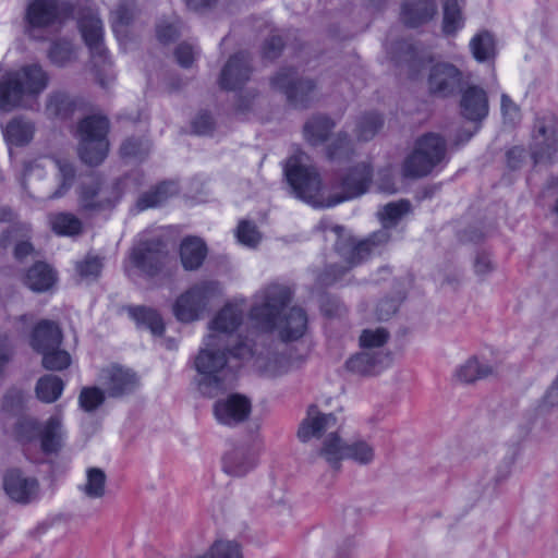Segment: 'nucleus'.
I'll list each match as a JSON object with an SVG mask.
<instances>
[{
	"instance_id": "nucleus-31",
	"label": "nucleus",
	"mask_w": 558,
	"mask_h": 558,
	"mask_svg": "<svg viewBox=\"0 0 558 558\" xmlns=\"http://www.w3.org/2000/svg\"><path fill=\"white\" fill-rule=\"evenodd\" d=\"M177 193L178 185L174 182L162 181L137 197L136 208L138 211H143L148 208L158 207Z\"/></svg>"
},
{
	"instance_id": "nucleus-46",
	"label": "nucleus",
	"mask_w": 558,
	"mask_h": 558,
	"mask_svg": "<svg viewBox=\"0 0 558 558\" xmlns=\"http://www.w3.org/2000/svg\"><path fill=\"white\" fill-rule=\"evenodd\" d=\"M41 423L34 417H21L14 425L16 440L22 445L31 444L38 439Z\"/></svg>"
},
{
	"instance_id": "nucleus-37",
	"label": "nucleus",
	"mask_w": 558,
	"mask_h": 558,
	"mask_svg": "<svg viewBox=\"0 0 558 558\" xmlns=\"http://www.w3.org/2000/svg\"><path fill=\"white\" fill-rule=\"evenodd\" d=\"M64 389V381L57 375H44L38 378L35 386V393L39 401L52 403L57 401Z\"/></svg>"
},
{
	"instance_id": "nucleus-59",
	"label": "nucleus",
	"mask_w": 558,
	"mask_h": 558,
	"mask_svg": "<svg viewBox=\"0 0 558 558\" xmlns=\"http://www.w3.org/2000/svg\"><path fill=\"white\" fill-rule=\"evenodd\" d=\"M156 36L161 44H170L177 40L181 36V22L179 20L174 22L161 21L156 26Z\"/></svg>"
},
{
	"instance_id": "nucleus-38",
	"label": "nucleus",
	"mask_w": 558,
	"mask_h": 558,
	"mask_svg": "<svg viewBox=\"0 0 558 558\" xmlns=\"http://www.w3.org/2000/svg\"><path fill=\"white\" fill-rule=\"evenodd\" d=\"M348 444L343 442L337 433H330L323 442L320 456L325 458L328 464L339 471L341 461L345 459L344 452Z\"/></svg>"
},
{
	"instance_id": "nucleus-30",
	"label": "nucleus",
	"mask_w": 558,
	"mask_h": 558,
	"mask_svg": "<svg viewBox=\"0 0 558 558\" xmlns=\"http://www.w3.org/2000/svg\"><path fill=\"white\" fill-rule=\"evenodd\" d=\"M129 317L135 322L138 329H147L155 337H161L166 326L161 314L153 307L145 305H130L126 307Z\"/></svg>"
},
{
	"instance_id": "nucleus-20",
	"label": "nucleus",
	"mask_w": 558,
	"mask_h": 558,
	"mask_svg": "<svg viewBox=\"0 0 558 558\" xmlns=\"http://www.w3.org/2000/svg\"><path fill=\"white\" fill-rule=\"evenodd\" d=\"M251 74L252 65L248 56L243 51L236 52L223 65L219 76V86L228 92L241 89L250 80Z\"/></svg>"
},
{
	"instance_id": "nucleus-5",
	"label": "nucleus",
	"mask_w": 558,
	"mask_h": 558,
	"mask_svg": "<svg viewBox=\"0 0 558 558\" xmlns=\"http://www.w3.org/2000/svg\"><path fill=\"white\" fill-rule=\"evenodd\" d=\"M447 162L446 140L440 134L427 132L415 140L412 151L402 162L401 173L405 179H421Z\"/></svg>"
},
{
	"instance_id": "nucleus-61",
	"label": "nucleus",
	"mask_w": 558,
	"mask_h": 558,
	"mask_svg": "<svg viewBox=\"0 0 558 558\" xmlns=\"http://www.w3.org/2000/svg\"><path fill=\"white\" fill-rule=\"evenodd\" d=\"M193 132L197 135H210L215 130V121L208 111H201L192 122Z\"/></svg>"
},
{
	"instance_id": "nucleus-24",
	"label": "nucleus",
	"mask_w": 558,
	"mask_h": 558,
	"mask_svg": "<svg viewBox=\"0 0 558 558\" xmlns=\"http://www.w3.org/2000/svg\"><path fill=\"white\" fill-rule=\"evenodd\" d=\"M337 424L338 418L333 413H322L317 405L311 404L306 418L299 427L298 437L303 442L313 437L319 438L325 432L336 427Z\"/></svg>"
},
{
	"instance_id": "nucleus-9",
	"label": "nucleus",
	"mask_w": 558,
	"mask_h": 558,
	"mask_svg": "<svg viewBox=\"0 0 558 558\" xmlns=\"http://www.w3.org/2000/svg\"><path fill=\"white\" fill-rule=\"evenodd\" d=\"M221 294L220 283L216 280H203L181 293L172 307L180 323L190 324L199 320L209 312L213 302Z\"/></svg>"
},
{
	"instance_id": "nucleus-16",
	"label": "nucleus",
	"mask_w": 558,
	"mask_h": 558,
	"mask_svg": "<svg viewBox=\"0 0 558 558\" xmlns=\"http://www.w3.org/2000/svg\"><path fill=\"white\" fill-rule=\"evenodd\" d=\"M466 82L458 66L450 62H437L429 69L427 87L430 95L448 98L457 95Z\"/></svg>"
},
{
	"instance_id": "nucleus-63",
	"label": "nucleus",
	"mask_w": 558,
	"mask_h": 558,
	"mask_svg": "<svg viewBox=\"0 0 558 558\" xmlns=\"http://www.w3.org/2000/svg\"><path fill=\"white\" fill-rule=\"evenodd\" d=\"M526 151L521 146H513L506 153L507 167L512 170H519L524 165Z\"/></svg>"
},
{
	"instance_id": "nucleus-4",
	"label": "nucleus",
	"mask_w": 558,
	"mask_h": 558,
	"mask_svg": "<svg viewBox=\"0 0 558 558\" xmlns=\"http://www.w3.org/2000/svg\"><path fill=\"white\" fill-rule=\"evenodd\" d=\"M48 84L47 73L39 64L23 66L0 81V111L10 112L24 106L29 96L40 94Z\"/></svg>"
},
{
	"instance_id": "nucleus-21",
	"label": "nucleus",
	"mask_w": 558,
	"mask_h": 558,
	"mask_svg": "<svg viewBox=\"0 0 558 558\" xmlns=\"http://www.w3.org/2000/svg\"><path fill=\"white\" fill-rule=\"evenodd\" d=\"M13 245V257L23 262L35 252L32 243V227L27 222H14L9 226L0 236V246L8 248Z\"/></svg>"
},
{
	"instance_id": "nucleus-6",
	"label": "nucleus",
	"mask_w": 558,
	"mask_h": 558,
	"mask_svg": "<svg viewBox=\"0 0 558 558\" xmlns=\"http://www.w3.org/2000/svg\"><path fill=\"white\" fill-rule=\"evenodd\" d=\"M129 260L131 266L147 279L170 278L178 268L175 258L160 238L138 242L131 248Z\"/></svg>"
},
{
	"instance_id": "nucleus-3",
	"label": "nucleus",
	"mask_w": 558,
	"mask_h": 558,
	"mask_svg": "<svg viewBox=\"0 0 558 558\" xmlns=\"http://www.w3.org/2000/svg\"><path fill=\"white\" fill-rule=\"evenodd\" d=\"M410 209L411 204L407 199L387 204L380 215L383 228L362 240H356L352 235H344L343 227L335 226L332 232L337 235L333 244L336 253L349 260L351 265H361L372 255L379 253L390 241V228L397 226Z\"/></svg>"
},
{
	"instance_id": "nucleus-58",
	"label": "nucleus",
	"mask_w": 558,
	"mask_h": 558,
	"mask_svg": "<svg viewBox=\"0 0 558 558\" xmlns=\"http://www.w3.org/2000/svg\"><path fill=\"white\" fill-rule=\"evenodd\" d=\"M389 338V333L385 328L375 330L364 329L360 336V345L365 349L380 348Z\"/></svg>"
},
{
	"instance_id": "nucleus-13",
	"label": "nucleus",
	"mask_w": 558,
	"mask_h": 558,
	"mask_svg": "<svg viewBox=\"0 0 558 558\" xmlns=\"http://www.w3.org/2000/svg\"><path fill=\"white\" fill-rule=\"evenodd\" d=\"M270 86L286 96L287 102L294 109H307L314 98L316 83L312 78L299 75L295 68H281L271 78Z\"/></svg>"
},
{
	"instance_id": "nucleus-25",
	"label": "nucleus",
	"mask_w": 558,
	"mask_h": 558,
	"mask_svg": "<svg viewBox=\"0 0 558 558\" xmlns=\"http://www.w3.org/2000/svg\"><path fill=\"white\" fill-rule=\"evenodd\" d=\"M436 13V0H404L401 4V20L410 28L428 23Z\"/></svg>"
},
{
	"instance_id": "nucleus-11",
	"label": "nucleus",
	"mask_w": 558,
	"mask_h": 558,
	"mask_svg": "<svg viewBox=\"0 0 558 558\" xmlns=\"http://www.w3.org/2000/svg\"><path fill=\"white\" fill-rule=\"evenodd\" d=\"M74 11V5L68 0H32L25 10V33L37 39V32L63 24L73 17Z\"/></svg>"
},
{
	"instance_id": "nucleus-7",
	"label": "nucleus",
	"mask_w": 558,
	"mask_h": 558,
	"mask_svg": "<svg viewBox=\"0 0 558 558\" xmlns=\"http://www.w3.org/2000/svg\"><path fill=\"white\" fill-rule=\"evenodd\" d=\"M109 129L110 121L105 116L92 114L78 122V156L84 163L98 166L106 159L109 150Z\"/></svg>"
},
{
	"instance_id": "nucleus-10",
	"label": "nucleus",
	"mask_w": 558,
	"mask_h": 558,
	"mask_svg": "<svg viewBox=\"0 0 558 558\" xmlns=\"http://www.w3.org/2000/svg\"><path fill=\"white\" fill-rule=\"evenodd\" d=\"M293 195L314 207H324L320 196L322 179L314 166L303 162L302 156H291L283 169Z\"/></svg>"
},
{
	"instance_id": "nucleus-36",
	"label": "nucleus",
	"mask_w": 558,
	"mask_h": 558,
	"mask_svg": "<svg viewBox=\"0 0 558 558\" xmlns=\"http://www.w3.org/2000/svg\"><path fill=\"white\" fill-rule=\"evenodd\" d=\"M4 136L10 145L25 146L33 140L34 125L23 118H14L7 124Z\"/></svg>"
},
{
	"instance_id": "nucleus-44",
	"label": "nucleus",
	"mask_w": 558,
	"mask_h": 558,
	"mask_svg": "<svg viewBox=\"0 0 558 558\" xmlns=\"http://www.w3.org/2000/svg\"><path fill=\"white\" fill-rule=\"evenodd\" d=\"M136 12V3L134 0H122L112 13V31L119 36L125 32L131 25Z\"/></svg>"
},
{
	"instance_id": "nucleus-51",
	"label": "nucleus",
	"mask_w": 558,
	"mask_h": 558,
	"mask_svg": "<svg viewBox=\"0 0 558 558\" xmlns=\"http://www.w3.org/2000/svg\"><path fill=\"white\" fill-rule=\"evenodd\" d=\"M319 308L327 318H341L348 313L344 303L336 295L323 293L319 299Z\"/></svg>"
},
{
	"instance_id": "nucleus-22",
	"label": "nucleus",
	"mask_w": 558,
	"mask_h": 558,
	"mask_svg": "<svg viewBox=\"0 0 558 558\" xmlns=\"http://www.w3.org/2000/svg\"><path fill=\"white\" fill-rule=\"evenodd\" d=\"M3 488L7 495L19 504H29L36 495L38 481L27 477L20 469H10L3 476Z\"/></svg>"
},
{
	"instance_id": "nucleus-52",
	"label": "nucleus",
	"mask_w": 558,
	"mask_h": 558,
	"mask_svg": "<svg viewBox=\"0 0 558 558\" xmlns=\"http://www.w3.org/2000/svg\"><path fill=\"white\" fill-rule=\"evenodd\" d=\"M345 459L353 460L359 464H369L374 460V449L364 440H356L348 444L344 452Z\"/></svg>"
},
{
	"instance_id": "nucleus-42",
	"label": "nucleus",
	"mask_w": 558,
	"mask_h": 558,
	"mask_svg": "<svg viewBox=\"0 0 558 558\" xmlns=\"http://www.w3.org/2000/svg\"><path fill=\"white\" fill-rule=\"evenodd\" d=\"M493 372L490 365L480 363L476 357L469 359L463 365L456 371V377L463 384H472L478 379H483Z\"/></svg>"
},
{
	"instance_id": "nucleus-53",
	"label": "nucleus",
	"mask_w": 558,
	"mask_h": 558,
	"mask_svg": "<svg viewBox=\"0 0 558 558\" xmlns=\"http://www.w3.org/2000/svg\"><path fill=\"white\" fill-rule=\"evenodd\" d=\"M75 108V100L65 94H57L52 96L48 104V110L63 120L71 118Z\"/></svg>"
},
{
	"instance_id": "nucleus-32",
	"label": "nucleus",
	"mask_w": 558,
	"mask_h": 558,
	"mask_svg": "<svg viewBox=\"0 0 558 558\" xmlns=\"http://www.w3.org/2000/svg\"><path fill=\"white\" fill-rule=\"evenodd\" d=\"M335 126V121L328 116L315 114L304 124L303 132L306 141L316 146L327 141Z\"/></svg>"
},
{
	"instance_id": "nucleus-64",
	"label": "nucleus",
	"mask_w": 558,
	"mask_h": 558,
	"mask_svg": "<svg viewBox=\"0 0 558 558\" xmlns=\"http://www.w3.org/2000/svg\"><path fill=\"white\" fill-rule=\"evenodd\" d=\"M174 57L180 66L190 68L194 61L193 47L186 43H181L174 49Z\"/></svg>"
},
{
	"instance_id": "nucleus-56",
	"label": "nucleus",
	"mask_w": 558,
	"mask_h": 558,
	"mask_svg": "<svg viewBox=\"0 0 558 558\" xmlns=\"http://www.w3.org/2000/svg\"><path fill=\"white\" fill-rule=\"evenodd\" d=\"M214 558H244L241 545L235 541H217L211 545Z\"/></svg>"
},
{
	"instance_id": "nucleus-29",
	"label": "nucleus",
	"mask_w": 558,
	"mask_h": 558,
	"mask_svg": "<svg viewBox=\"0 0 558 558\" xmlns=\"http://www.w3.org/2000/svg\"><path fill=\"white\" fill-rule=\"evenodd\" d=\"M58 280V274L48 263L38 260L25 272L23 283L34 292L41 293L50 290Z\"/></svg>"
},
{
	"instance_id": "nucleus-14",
	"label": "nucleus",
	"mask_w": 558,
	"mask_h": 558,
	"mask_svg": "<svg viewBox=\"0 0 558 558\" xmlns=\"http://www.w3.org/2000/svg\"><path fill=\"white\" fill-rule=\"evenodd\" d=\"M373 179V169L369 165L361 162L350 168L332 182L333 194L325 201L324 207H333L345 201L359 197L367 192Z\"/></svg>"
},
{
	"instance_id": "nucleus-33",
	"label": "nucleus",
	"mask_w": 558,
	"mask_h": 558,
	"mask_svg": "<svg viewBox=\"0 0 558 558\" xmlns=\"http://www.w3.org/2000/svg\"><path fill=\"white\" fill-rule=\"evenodd\" d=\"M386 356L380 352H360L345 362L349 372L360 375H374L383 364Z\"/></svg>"
},
{
	"instance_id": "nucleus-39",
	"label": "nucleus",
	"mask_w": 558,
	"mask_h": 558,
	"mask_svg": "<svg viewBox=\"0 0 558 558\" xmlns=\"http://www.w3.org/2000/svg\"><path fill=\"white\" fill-rule=\"evenodd\" d=\"M470 49L477 62H486L496 57L494 35L488 31L476 34L470 41Z\"/></svg>"
},
{
	"instance_id": "nucleus-12",
	"label": "nucleus",
	"mask_w": 558,
	"mask_h": 558,
	"mask_svg": "<svg viewBox=\"0 0 558 558\" xmlns=\"http://www.w3.org/2000/svg\"><path fill=\"white\" fill-rule=\"evenodd\" d=\"M534 165H553L558 161V119L553 113L537 114L530 144Z\"/></svg>"
},
{
	"instance_id": "nucleus-54",
	"label": "nucleus",
	"mask_w": 558,
	"mask_h": 558,
	"mask_svg": "<svg viewBox=\"0 0 558 558\" xmlns=\"http://www.w3.org/2000/svg\"><path fill=\"white\" fill-rule=\"evenodd\" d=\"M40 354H43V366L49 371H63L71 364L70 354L59 348L44 351Z\"/></svg>"
},
{
	"instance_id": "nucleus-15",
	"label": "nucleus",
	"mask_w": 558,
	"mask_h": 558,
	"mask_svg": "<svg viewBox=\"0 0 558 558\" xmlns=\"http://www.w3.org/2000/svg\"><path fill=\"white\" fill-rule=\"evenodd\" d=\"M114 187H108L99 175H93L77 189L78 211L85 216H94L112 209L117 204Z\"/></svg>"
},
{
	"instance_id": "nucleus-50",
	"label": "nucleus",
	"mask_w": 558,
	"mask_h": 558,
	"mask_svg": "<svg viewBox=\"0 0 558 558\" xmlns=\"http://www.w3.org/2000/svg\"><path fill=\"white\" fill-rule=\"evenodd\" d=\"M87 483L84 486V493L90 498H100L105 495L107 476L99 468H89L87 470Z\"/></svg>"
},
{
	"instance_id": "nucleus-62",
	"label": "nucleus",
	"mask_w": 558,
	"mask_h": 558,
	"mask_svg": "<svg viewBox=\"0 0 558 558\" xmlns=\"http://www.w3.org/2000/svg\"><path fill=\"white\" fill-rule=\"evenodd\" d=\"M400 300L397 298H384L376 306V316L378 320H388L399 308Z\"/></svg>"
},
{
	"instance_id": "nucleus-26",
	"label": "nucleus",
	"mask_w": 558,
	"mask_h": 558,
	"mask_svg": "<svg viewBox=\"0 0 558 558\" xmlns=\"http://www.w3.org/2000/svg\"><path fill=\"white\" fill-rule=\"evenodd\" d=\"M207 254L208 247L203 239L195 235H187L182 239L179 255L184 270L194 271L199 269Z\"/></svg>"
},
{
	"instance_id": "nucleus-43",
	"label": "nucleus",
	"mask_w": 558,
	"mask_h": 558,
	"mask_svg": "<svg viewBox=\"0 0 558 558\" xmlns=\"http://www.w3.org/2000/svg\"><path fill=\"white\" fill-rule=\"evenodd\" d=\"M384 118L376 111L363 113L356 122V136L360 141L372 140L383 128Z\"/></svg>"
},
{
	"instance_id": "nucleus-55",
	"label": "nucleus",
	"mask_w": 558,
	"mask_h": 558,
	"mask_svg": "<svg viewBox=\"0 0 558 558\" xmlns=\"http://www.w3.org/2000/svg\"><path fill=\"white\" fill-rule=\"evenodd\" d=\"M238 241L248 247H256L262 240L257 226L250 220H241L236 228Z\"/></svg>"
},
{
	"instance_id": "nucleus-28",
	"label": "nucleus",
	"mask_w": 558,
	"mask_h": 558,
	"mask_svg": "<svg viewBox=\"0 0 558 558\" xmlns=\"http://www.w3.org/2000/svg\"><path fill=\"white\" fill-rule=\"evenodd\" d=\"M65 432L59 415H51L40 428V449L46 456L58 454L63 448Z\"/></svg>"
},
{
	"instance_id": "nucleus-19",
	"label": "nucleus",
	"mask_w": 558,
	"mask_h": 558,
	"mask_svg": "<svg viewBox=\"0 0 558 558\" xmlns=\"http://www.w3.org/2000/svg\"><path fill=\"white\" fill-rule=\"evenodd\" d=\"M101 379L107 396L113 399L129 396L140 386L137 374L120 365H111L102 369Z\"/></svg>"
},
{
	"instance_id": "nucleus-57",
	"label": "nucleus",
	"mask_w": 558,
	"mask_h": 558,
	"mask_svg": "<svg viewBox=\"0 0 558 558\" xmlns=\"http://www.w3.org/2000/svg\"><path fill=\"white\" fill-rule=\"evenodd\" d=\"M102 263L97 256H87L76 264V271L84 280H96L101 272Z\"/></svg>"
},
{
	"instance_id": "nucleus-40",
	"label": "nucleus",
	"mask_w": 558,
	"mask_h": 558,
	"mask_svg": "<svg viewBox=\"0 0 558 558\" xmlns=\"http://www.w3.org/2000/svg\"><path fill=\"white\" fill-rule=\"evenodd\" d=\"M49 223L51 230L62 236L77 235L83 230L82 221L75 215L66 211L51 215Z\"/></svg>"
},
{
	"instance_id": "nucleus-34",
	"label": "nucleus",
	"mask_w": 558,
	"mask_h": 558,
	"mask_svg": "<svg viewBox=\"0 0 558 558\" xmlns=\"http://www.w3.org/2000/svg\"><path fill=\"white\" fill-rule=\"evenodd\" d=\"M464 0H442V32L453 36L464 25L462 8Z\"/></svg>"
},
{
	"instance_id": "nucleus-60",
	"label": "nucleus",
	"mask_w": 558,
	"mask_h": 558,
	"mask_svg": "<svg viewBox=\"0 0 558 558\" xmlns=\"http://www.w3.org/2000/svg\"><path fill=\"white\" fill-rule=\"evenodd\" d=\"M283 47L284 43L281 36L270 35L263 44L262 56L264 59L272 61L280 57Z\"/></svg>"
},
{
	"instance_id": "nucleus-49",
	"label": "nucleus",
	"mask_w": 558,
	"mask_h": 558,
	"mask_svg": "<svg viewBox=\"0 0 558 558\" xmlns=\"http://www.w3.org/2000/svg\"><path fill=\"white\" fill-rule=\"evenodd\" d=\"M107 392L99 387H83L78 395V405L85 412H94L106 401Z\"/></svg>"
},
{
	"instance_id": "nucleus-2",
	"label": "nucleus",
	"mask_w": 558,
	"mask_h": 558,
	"mask_svg": "<svg viewBox=\"0 0 558 558\" xmlns=\"http://www.w3.org/2000/svg\"><path fill=\"white\" fill-rule=\"evenodd\" d=\"M295 295L291 284L271 282L255 295L248 318L255 329L263 333H278L284 342H295L303 338L308 327L306 311L300 305L290 306Z\"/></svg>"
},
{
	"instance_id": "nucleus-23",
	"label": "nucleus",
	"mask_w": 558,
	"mask_h": 558,
	"mask_svg": "<svg viewBox=\"0 0 558 558\" xmlns=\"http://www.w3.org/2000/svg\"><path fill=\"white\" fill-rule=\"evenodd\" d=\"M257 453L251 445L234 446L222 457V470L231 476L241 477L255 469Z\"/></svg>"
},
{
	"instance_id": "nucleus-1",
	"label": "nucleus",
	"mask_w": 558,
	"mask_h": 558,
	"mask_svg": "<svg viewBox=\"0 0 558 558\" xmlns=\"http://www.w3.org/2000/svg\"><path fill=\"white\" fill-rule=\"evenodd\" d=\"M243 310L233 303H227L209 322V333L205 348L195 357L194 366L198 377L197 388L203 396L216 397L223 392L234 379L232 357L239 362L250 361L254 355V344L248 337L234 336L243 323Z\"/></svg>"
},
{
	"instance_id": "nucleus-41",
	"label": "nucleus",
	"mask_w": 558,
	"mask_h": 558,
	"mask_svg": "<svg viewBox=\"0 0 558 558\" xmlns=\"http://www.w3.org/2000/svg\"><path fill=\"white\" fill-rule=\"evenodd\" d=\"M391 59L399 65L407 64L415 69L420 63L416 47L408 39H399L392 43L390 49Z\"/></svg>"
},
{
	"instance_id": "nucleus-35",
	"label": "nucleus",
	"mask_w": 558,
	"mask_h": 558,
	"mask_svg": "<svg viewBox=\"0 0 558 558\" xmlns=\"http://www.w3.org/2000/svg\"><path fill=\"white\" fill-rule=\"evenodd\" d=\"M57 167L56 180L57 189L49 195L50 199L61 198L69 193L76 179L75 166L66 159L56 158Z\"/></svg>"
},
{
	"instance_id": "nucleus-17",
	"label": "nucleus",
	"mask_w": 558,
	"mask_h": 558,
	"mask_svg": "<svg viewBox=\"0 0 558 558\" xmlns=\"http://www.w3.org/2000/svg\"><path fill=\"white\" fill-rule=\"evenodd\" d=\"M213 411L218 423L235 427L250 417L252 403L246 396L230 393L226 398L215 401Z\"/></svg>"
},
{
	"instance_id": "nucleus-48",
	"label": "nucleus",
	"mask_w": 558,
	"mask_h": 558,
	"mask_svg": "<svg viewBox=\"0 0 558 558\" xmlns=\"http://www.w3.org/2000/svg\"><path fill=\"white\" fill-rule=\"evenodd\" d=\"M347 265L329 264L325 266L323 271L317 276L316 282L320 287H331L343 279L351 268L356 265H351L349 260L340 256Z\"/></svg>"
},
{
	"instance_id": "nucleus-18",
	"label": "nucleus",
	"mask_w": 558,
	"mask_h": 558,
	"mask_svg": "<svg viewBox=\"0 0 558 558\" xmlns=\"http://www.w3.org/2000/svg\"><path fill=\"white\" fill-rule=\"evenodd\" d=\"M458 94H460L459 111L461 117L473 123H482L489 112L486 90L480 85L466 82Z\"/></svg>"
},
{
	"instance_id": "nucleus-27",
	"label": "nucleus",
	"mask_w": 558,
	"mask_h": 558,
	"mask_svg": "<svg viewBox=\"0 0 558 558\" xmlns=\"http://www.w3.org/2000/svg\"><path fill=\"white\" fill-rule=\"evenodd\" d=\"M61 341V329L57 323L48 319L38 322L31 335V347L38 353L59 348Z\"/></svg>"
},
{
	"instance_id": "nucleus-8",
	"label": "nucleus",
	"mask_w": 558,
	"mask_h": 558,
	"mask_svg": "<svg viewBox=\"0 0 558 558\" xmlns=\"http://www.w3.org/2000/svg\"><path fill=\"white\" fill-rule=\"evenodd\" d=\"M78 27L90 54V63L96 80L106 87L114 78L113 63L104 43V24L94 15H86L78 22Z\"/></svg>"
},
{
	"instance_id": "nucleus-45",
	"label": "nucleus",
	"mask_w": 558,
	"mask_h": 558,
	"mask_svg": "<svg viewBox=\"0 0 558 558\" xmlns=\"http://www.w3.org/2000/svg\"><path fill=\"white\" fill-rule=\"evenodd\" d=\"M327 158L330 161L345 162L353 155V144L347 133L340 132L327 147Z\"/></svg>"
},
{
	"instance_id": "nucleus-47",
	"label": "nucleus",
	"mask_w": 558,
	"mask_h": 558,
	"mask_svg": "<svg viewBox=\"0 0 558 558\" xmlns=\"http://www.w3.org/2000/svg\"><path fill=\"white\" fill-rule=\"evenodd\" d=\"M74 57L73 44L64 38L56 39L48 50L50 62L59 68L66 65Z\"/></svg>"
}]
</instances>
